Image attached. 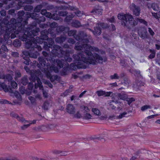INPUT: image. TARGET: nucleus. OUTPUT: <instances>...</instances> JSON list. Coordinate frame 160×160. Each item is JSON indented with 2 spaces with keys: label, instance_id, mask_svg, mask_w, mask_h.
Wrapping results in <instances>:
<instances>
[{
  "label": "nucleus",
  "instance_id": "603ef678",
  "mask_svg": "<svg viewBox=\"0 0 160 160\" xmlns=\"http://www.w3.org/2000/svg\"><path fill=\"white\" fill-rule=\"evenodd\" d=\"M151 106L149 105H144L141 108V110L142 111H144L148 108H150Z\"/></svg>",
  "mask_w": 160,
  "mask_h": 160
},
{
  "label": "nucleus",
  "instance_id": "de8ad7c7",
  "mask_svg": "<svg viewBox=\"0 0 160 160\" xmlns=\"http://www.w3.org/2000/svg\"><path fill=\"white\" fill-rule=\"evenodd\" d=\"M58 26V24L57 23L55 22H53L51 23L50 25V26L51 28H57Z\"/></svg>",
  "mask_w": 160,
  "mask_h": 160
},
{
  "label": "nucleus",
  "instance_id": "bb28decb",
  "mask_svg": "<svg viewBox=\"0 0 160 160\" xmlns=\"http://www.w3.org/2000/svg\"><path fill=\"white\" fill-rule=\"evenodd\" d=\"M21 42L18 39H15L13 42V45L15 47H20L21 45Z\"/></svg>",
  "mask_w": 160,
  "mask_h": 160
},
{
  "label": "nucleus",
  "instance_id": "f3484780",
  "mask_svg": "<svg viewBox=\"0 0 160 160\" xmlns=\"http://www.w3.org/2000/svg\"><path fill=\"white\" fill-rule=\"evenodd\" d=\"M89 30L92 32L93 34L95 35H99L101 34V28L97 24L96 26L94 28L93 30L91 29H89Z\"/></svg>",
  "mask_w": 160,
  "mask_h": 160
},
{
  "label": "nucleus",
  "instance_id": "4be33fe9",
  "mask_svg": "<svg viewBox=\"0 0 160 160\" xmlns=\"http://www.w3.org/2000/svg\"><path fill=\"white\" fill-rule=\"evenodd\" d=\"M51 106L50 102L48 101H47L44 103L43 108L44 110H48Z\"/></svg>",
  "mask_w": 160,
  "mask_h": 160
},
{
  "label": "nucleus",
  "instance_id": "6e6d98bb",
  "mask_svg": "<svg viewBox=\"0 0 160 160\" xmlns=\"http://www.w3.org/2000/svg\"><path fill=\"white\" fill-rule=\"evenodd\" d=\"M127 114V113L126 112H124L123 113H121L120 115L118 116V118L119 119H121L123 117H124L125 115H126Z\"/></svg>",
  "mask_w": 160,
  "mask_h": 160
},
{
  "label": "nucleus",
  "instance_id": "aec40b11",
  "mask_svg": "<svg viewBox=\"0 0 160 160\" xmlns=\"http://www.w3.org/2000/svg\"><path fill=\"white\" fill-rule=\"evenodd\" d=\"M12 117L16 118L18 120L23 122L25 121V119L23 117H20L18 114L14 113H12L11 114Z\"/></svg>",
  "mask_w": 160,
  "mask_h": 160
},
{
  "label": "nucleus",
  "instance_id": "e2e57ef3",
  "mask_svg": "<svg viewBox=\"0 0 160 160\" xmlns=\"http://www.w3.org/2000/svg\"><path fill=\"white\" fill-rule=\"evenodd\" d=\"M131 35L132 37V38H133L134 39L137 40L139 39V38L137 37V35L134 33L132 32L131 33Z\"/></svg>",
  "mask_w": 160,
  "mask_h": 160
},
{
  "label": "nucleus",
  "instance_id": "c756f323",
  "mask_svg": "<svg viewBox=\"0 0 160 160\" xmlns=\"http://www.w3.org/2000/svg\"><path fill=\"white\" fill-rule=\"evenodd\" d=\"M92 110V112L96 115L98 116L101 115V113L98 109L96 108H93Z\"/></svg>",
  "mask_w": 160,
  "mask_h": 160
},
{
  "label": "nucleus",
  "instance_id": "dca6fc26",
  "mask_svg": "<svg viewBox=\"0 0 160 160\" xmlns=\"http://www.w3.org/2000/svg\"><path fill=\"white\" fill-rule=\"evenodd\" d=\"M66 111L69 114H74L75 112L74 107L71 104H68L66 108Z\"/></svg>",
  "mask_w": 160,
  "mask_h": 160
},
{
  "label": "nucleus",
  "instance_id": "b1692460",
  "mask_svg": "<svg viewBox=\"0 0 160 160\" xmlns=\"http://www.w3.org/2000/svg\"><path fill=\"white\" fill-rule=\"evenodd\" d=\"M2 89L5 92L9 91L8 86L4 83L0 82V89Z\"/></svg>",
  "mask_w": 160,
  "mask_h": 160
},
{
  "label": "nucleus",
  "instance_id": "4d7b16f0",
  "mask_svg": "<svg viewBox=\"0 0 160 160\" xmlns=\"http://www.w3.org/2000/svg\"><path fill=\"white\" fill-rule=\"evenodd\" d=\"M22 53L23 54V55H24V57H28V56H30V53H29L28 51H27V50H25L23 51H22ZM24 57L23 56V57Z\"/></svg>",
  "mask_w": 160,
  "mask_h": 160
},
{
  "label": "nucleus",
  "instance_id": "a18cd8bd",
  "mask_svg": "<svg viewBox=\"0 0 160 160\" xmlns=\"http://www.w3.org/2000/svg\"><path fill=\"white\" fill-rule=\"evenodd\" d=\"M24 9L27 11H30L33 9V7L30 5H26L24 8Z\"/></svg>",
  "mask_w": 160,
  "mask_h": 160
},
{
  "label": "nucleus",
  "instance_id": "2eb2a0df",
  "mask_svg": "<svg viewBox=\"0 0 160 160\" xmlns=\"http://www.w3.org/2000/svg\"><path fill=\"white\" fill-rule=\"evenodd\" d=\"M49 71L50 70H48L45 73L47 78L49 79L52 82H53L58 79V76L56 75L51 76L50 72Z\"/></svg>",
  "mask_w": 160,
  "mask_h": 160
},
{
  "label": "nucleus",
  "instance_id": "a211bd4d",
  "mask_svg": "<svg viewBox=\"0 0 160 160\" xmlns=\"http://www.w3.org/2000/svg\"><path fill=\"white\" fill-rule=\"evenodd\" d=\"M69 28L68 27H65L63 26H61L57 27L56 28V31L57 32H62L64 31L66 32V31H68L69 30Z\"/></svg>",
  "mask_w": 160,
  "mask_h": 160
},
{
  "label": "nucleus",
  "instance_id": "c9c22d12",
  "mask_svg": "<svg viewBox=\"0 0 160 160\" xmlns=\"http://www.w3.org/2000/svg\"><path fill=\"white\" fill-rule=\"evenodd\" d=\"M128 102V104L130 105V104L133 102L135 101V99L133 98H127L126 100Z\"/></svg>",
  "mask_w": 160,
  "mask_h": 160
},
{
  "label": "nucleus",
  "instance_id": "a878e982",
  "mask_svg": "<svg viewBox=\"0 0 160 160\" xmlns=\"http://www.w3.org/2000/svg\"><path fill=\"white\" fill-rule=\"evenodd\" d=\"M91 13L93 14H102V10L100 9H93L91 12Z\"/></svg>",
  "mask_w": 160,
  "mask_h": 160
},
{
  "label": "nucleus",
  "instance_id": "20e7f679",
  "mask_svg": "<svg viewBox=\"0 0 160 160\" xmlns=\"http://www.w3.org/2000/svg\"><path fill=\"white\" fill-rule=\"evenodd\" d=\"M4 23L8 24L7 26V29H6V32L8 34H10V33L14 32L16 34H19V33H21L22 32H19L18 30V28L20 27H25V25L22 24L23 23L20 21L16 22V20L13 18H12L10 22L8 20L5 21Z\"/></svg>",
  "mask_w": 160,
  "mask_h": 160
},
{
  "label": "nucleus",
  "instance_id": "2f4dec72",
  "mask_svg": "<svg viewBox=\"0 0 160 160\" xmlns=\"http://www.w3.org/2000/svg\"><path fill=\"white\" fill-rule=\"evenodd\" d=\"M11 92L12 93H13L15 96L17 98L19 99V100H21V96L18 92L15 90L13 92L11 91Z\"/></svg>",
  "mask_w": 160,
  "mask_h": 160
},
{
  "label": "nucleus",
  "instance_id": "423d86ee",
  "mask_svg": "<svg viewBox=\"0 0 160 160\" xmlns=\"http://www.w3.org/2000/svg\"><path fill=\"white\" fill-rule=\"evenodd\" d=\"M54 30L53 28H49L47 31L46 30H44L41 32V36L40 37H37V42H39L40 44L42 43L43 42V48L45 49L44 46L45 45V42H46L48 45H49L48 43V40L50 39H51L53 40L51 38H48V34H51V36L53 38H54L56 37V34L54 33Z\"/></svg>",
  "mask_w": 160,
  "mask_h": 160
},
{
  "label": "nucleus",
  "instance_id": "39448f33",
  "mask_svg": "<svg viewBox=\"0 0 160 160\" xmlns=\"http://www.w3.org/2000/svg\"><path fill=\"white\" fill-rule=\"evenodd\" d=\"M117 17L121 20L122 25L128 28L133 27L138 24L137 22L133 19L131 15L119 13L118 14Z\"/></svg>",
  "mask_w": 160,
  "mask_h": 160
},
{
  "label": "nucleus",
  "instance_id": "6ab92c4d",
  "mask_svg": "<svg viewBox=\"0 0 160 160\" xmlns=\"http://www.w3.org/2000/svg\"><path fill=\"white\" fill-rule=\"evenodd\" d=\"M112 102H115L116 103H119L120 105L121 104V102H118V99L114 98L113 100H112L111 101H110L108 103L110 107V108L112 109H115V107L112 104Z\"/></svg>",
  "mask_w": 160,
  "mask_h": 160
},
{
  "label": "nucleus",
  "instance_id": "338daca9",
  "mask_svg": "<svg viewBox=\"0 0 160 160\" xmlns=\"http://www.w3.org/2000/svg\"><path fill=\"white\" fill-rule=\"evenodd\" d=\"M0 160H15L13 158H0Z\"/></svg>",
  "mask_w": 160,
  "mask_h": 160
},
{
  "label": "nucleus",
  "instance_id": "7c9ffc66",
  "mask_svg": "<svg viewBox=\"0 0 160 160\" xmlns=\"http://www.w3.org/2000/svg\"><path fill=\"white\" fill-rule=\"evenodd\" d=\"M151 7L155 11H158L159 10L158 5L157 4H152L151 5Z\"/></svg>",
  "mask_w": 160,
  "mask_h": 160
},
{
  "label": "nucleus",
  "instance_id": "412c9836",
  "mask_svg": "<svg viewBox=\"0 0 160 160\" xmlns=\"http://www.w3.org/2000/svg\"><path fill=\"white\" fill-rule=\"evenodd\" d=\"M66 36H61L58 37L56 38L55 41L58 43H61L63 42L66 39Z\"/></svg>",
  "mask_w": 160,
  "mask_h": 160
},
{
  "label": "nucleus",
  "instance_id": "a19ab883",
  "mask_svg": "<svg viewBox=\"0 0 160 160\" xmlns=\"http://www.w3.org/2000/svg\"><path fill=\"white\" fill-rule=\"evenodd\" d=\"M97 24L100 28L101 27L103 28H106L108 27L107 24L104 23H98Z\"/></svg>",
  "mask_w": 160,
  "mask_h": 160
},
{
  "label": "nucleus",
  "instance_id": "ea45409f",
  "mask_svg": "<svg viewBox=\"0 0 160 160\" xmlns=\"http://www.w3.org/2000/svg\"><path fill=\"white\" fill-rule=\"evenodd\" d=\"M96 93L98 94V96H101L105 95L106 94V92L102 90H100L97 91Z\"/></svg>",
  "mask_w": 160,
  "mask_h": 160
},
{
  "label": "nucleus",
  "instance_id": "c03bdc74",
  "mask_svg": "<svg viewBox=\"0 0 160 160\" xmlns=\"http://www.w3.org/2000/svg\"><path fill=\"white\" fill-rule=\"evenodd\" d=\"M38 55V53L36 52L35 53H30L29 56L30 57L32 58H36L37 57Z\"/></svg>",
  "mask_w": 160,
  "mask_h": 160
},
{
  "label": "nucleus",
  "instance_id": "f257e3e1",
  "mask_svg": "<svg viewBox=\"0 0 160 160\" xmlns=\"http://www.w3.org/2000/svg\"><path fill=\"white\" fill-rule=\"evenodd\" d=\"M74 38L79 41L76 43L75 49L78 51L84 50L88 58H87L85 57L82 52H79L77 54H74L73 57L76 61L74 63L70 64L72 69L83 68L84 64L85 63L96 64L101 61L105 62L107 61V59L105 57H101L96 53L92 54V52H98L99 50L97 47H92L88 44L89 42V40L91 39L92 37L90 36L87 35L83 31H81L74 36Z\"/></svg>",
  "mask_w": 160,
  "mask_h": 160
},
{
  "label": "nucleus",
  "instance_id": "3c124183",
  "mask_svg": "<svg viewBox=\"0 0 160 160\" xmlns=\"http://www.w3.org/2000/svg\"><path fill=\"white\" fill-rule=\"evenodd\" d=\"M137 20H138L141 23H142L145 25H148V23L147 22L145 21L144 19H140L139 18H137Z\"/></svg>",
  "mask_w": 160,
  "mask_h": 160
},
{
  "label": "nucleus",
  "instance_id": "4c0bfd02",
  "mask_svg": "<svg viewBox=\"0 0 160 160\" xmlns=\"http://www.w3.org/2000/svg\"><path fill=\"white\" fill-rule=\"evenodd\" d=\"M42 8V5H39L37 6L34 9V12H39Z\"/></svg>",
  "mask_w": 160,
  "mask_h": 160
},
{
  "label": "nucleus",
  "instance_id": "f704fd0d",
  "mask_svg": "<svg viewBox=\"0 0 160 160\" xmlns=\"http://www.w3.org/2000/svg\"><path fill=\"white\" fill-rule=\"evenodd\" d=\"M4 76L5 78L4 79L7 80L8 81H11L13 78L12 76L10 74L5 75Z\"/></svg>",
  "mask_w": 160,
  "mask_h": 160
},
{
  "label": "nucleus",
  "instance_id": "4468645a",
  "mask_svg": "<svg viewBox=\"0 0 160 160\" xmlns=\"http://www.w3.org/2000/svg\"><path fill=\"white\" fill-rule=\"evenodd\" d=\"M72 26L74 27L79 28L81 26L83 27L85 29H88L87 27L88 26V24H85L82 26L80 22L77 20H73L71 23Z\"/></svg>",
  "mask_w": 160,
  "mask_h": 160
},
{
  "label": "nucleus",
  "instance_id": "49530a36",
  "mask_svg": "<svg viewBox=\"0 0 160 160\" xmlns=\"http://www.w3.org/2000/svg\"><path fill=\"white\" fill-rule=\"evenodd\" d=\"M12 87L15 89H16L17 88V84L14 81H12L11 83Z\"/></svg>",
  "mask_w": 160,
  "mask_h": 160
},
{
  "label": "nucleus",
  "instance_id": "13d9d810",
  "mask_svg": "<svg viewBox=\"0 0 160 160\" xmlns=\"http://www.w3.org/2000/svg\"><path fill=\"white\" fill-rule=\"evenodd\" d=\"M108 21L111 23H115V20L114 17L113 16L111 18L107 19Z\"/></svg>",
  "mask_w": 160,
  "mask_h": 160
},
{
  "label": "nucleus",
  "instance_id": "69168bd1",
  "mask_svg": "<svg viewBox=\"0 0 160 160\" xmlns=\"http://www.w3.org/2000/svg\"><path fill=\"white\" fill-rule=\"evenodd\" d=\"M68 43L72 44H73L75 42V40L72 38H69L68 40Z\"/></svg>",
  "mask_w": 160,
  "mask_h": 160
},
{
  "label": "nucleus",
  "instance_id": "37998d69",
  "mask_svg": "<svg viewBox=\"0 0 160 160\" xmlns=\"http://www.w3.org/2000/svg\"><path fill=\"white\" fill-rule=\"evenodd\" d=\"M28 99L31 101L32 104H36V100L35 98L32 96H30L28 97Z\"/></svg>",
  "mask_w": 160,
  "mask_h": 160
},
{
  "label": "nucleus",
  "instance_id": "9d476101",
  "mask_svg": "<svg viewBox=\"0 0 160 160\" xmlns=\"http://www.w3.org/2000/svg\"><path fill=\"white\" fill-rule=\"evenodd\" d=\"M29 79L31 81H32L33 82L36 81H37V82H35V88H37L38 87H39L40 89L42 90L43 91L44 90L43 86L41 85L42 82L40 78L36 76V75H31L30 78H29Z\"/></svg>",
  "mask_w": 160,
  "mask_h": 160
},
{
  "label": "nucleus",
  "instance_id": "f03ea898",
  "mask_svg": "<svg viewBox=\"0 0 160 160\" xmlns=\"http://www.w3.org/2000/svg\"><path fill=\"white\" fill-rule=\"evenodd\" d=\"M48 45L46 42H45L44 48L45 49L48 51H49V48H52L51 52L53 54L57 55L58 57L60 56L64 57V59H60L59 58H56V60L52 59L50 61L52 62L53 61V65H56L58 68H61L63 67V64L67 62H70L72 61V58L69 56V53L66 51L62 50L61 47L58 45L54 44V41L51 39H50L48 40Z\"/></svg>",
  "mask_w": 160,
  "mask_h": 160
},
{
  "label": "nucleus",
  "instance_id": "5701e85b",
  "mask_svg": "<svg viewBox=\"0 0 160 160\" xmlns=\"http://www.w3.org/2000/svg\"><path fill=\"white\" fill-rule=\"evenodd\" d=\"M21 82L24 85H26L28 83V80L26 76H24L21 79Z\"/></svg>",
  "mask_w": 160,
  "mask_h": 160
},
{
  "label": "nucleus",
  "instance_id": "1a4fd4ad",
  "mask_svg": "<svg viewBox=\"0 0 160 160\" xmlns=\"http://www.w3.org/2000/svg\"><path fill=\"white\" fill-rule=\"evenodd\" d=\"M135 76L139 78L140 80H138L137 79L133 83V86L136 88H138L140 86L143 85V83L141 82L142 76L140 75V72L139 70H133L132 72Z\"/></svg>",
  "mask_w": 160,
  "mask_h": 160
},
{
  "label": "nucleus",
  "instance_id": "bf43d9fd",
  "mask_svg": "<svg viewBox=\"0 0 160 160\" xmlns=\"http://www.w3.org/2000/svg\"><path fill=\"white\" fill-rule=\"evenodd\" d=\"M74 117L75 118H80L81 117V115L79 111H78L77 112L76 114H74Z\"/></svg>",
  "mask_w": 160,
  "mask_h": 160
},
{
  "label": "nucleus",
  "instance_id": "6e6552de",
  "mask_svg": "<svg viewBox=\"0 0 160 160\" xmlns=\"http://www.w3.org/2000/svg\"><path fill=\"white\" fill-rule=\"evenodd\" d=\"M18 30L19 32H22L21 33L23 34L26 33L27 34V32H29V35L31 36L29 38L32 39L33 40L35 41L34 38L33 37L34 36H37L38 34V32L39 31V29L38 28H36L35 30H31V28L30 27L26 28L25 27L23 28V27H20L18 28Z\"/></svg>",
  "mask_w": 160,
  "mask_h": 160
},
{
  "label": "nucleus",
  "instance_id": "79ce46f5",
  "mask_svg": "<svg viewBox=\"0 0 160 160\" xmlns=\"http://www.w3.org/2000/svg\"><path fill=\"white\" fill-rule=\"evenodd\" d=\"M29 16L32 18L36 19L38 17V14L35 13H30Z\"/></svg>",
  "mask_w": 160,
  "mask_h": 160
},
{
  "label": "nucleus",
  "instance_id": "5fc2aeb1",
  "mask_svg": "<svg viewBox=\"0 0 160 160\" xmlns=\"http://www.w3.org/2000/svg\"><path fill=\"white\" fill-rule=\"evenodd\" d=\"M45 84H47L50 88H52L53 87L52 85L50 83L49 81H46L44 82Z\"/></svg>",
  "mask_w": 160,
  "mask_h": 160
},
{
  "label": "nucleus",
  "instance_id": "393cba45",
  "mask_svg": "<svg viewBox=\"0 0 160 160\" xmlns=\"http://www.w3.org/2000/svg\"><path fill=\"white\" fill-rule=\"evenodd\" d=\"M119 98L121 99L125 100H126L127 97L125 94L123 93H119L118 94V97L117 98L116 97V98H115L118 100Z\"/></svg>",
  "mask_w": 160,
  "mask_h": 160
},
{
  "label": "nucleus",
  "instance_id": "774afa93",
  "mask_svg": "<svg viewBox=\"0 0 160 160\" xmlns=\"http://www.w3.org/2000/svg\"><path fill=\"white\" fill-rule=\"evenodd\" d=\"M148 31L149 33L151 36H153L154 35V32H153V31L151 28H148Z\"/></svg>",
  "mask_w": 160,
  "mask_h": 160
},
{
  "label": "nucleus",
  "instance_id": "864d4df0",
  "mask_svg": "<svg viewBox=\"0 0 160 160\" xmlns=\"http://www.w3.org/2000/svg\"><path fill=\"white\" fill-rule=\"evenodd\" d=\"M81 108L82 109H83V110L84 111V113H85V112L88 113V112L89 111V109L86 106H82L81 107Z\"/></svg>",
  "mask_w": 160,
  "mask_h": 160
},
{
  "label": "nucleus",
  "instance_id": "473e14b6",
  "mask_svg": "<svg viewBox=\"0 0 160 160\" xmlns=\"http://www.w3.org/2000/svg\"><path fill=\"white\" fill-rule=\"evenodd\" d=\"M83 117V118L85 119H89L91 118L92 116L90 114L87 112H85L84 114Z\"/></svg>",
  "mask_w": 160,
  "mask_h": 160
},
{
  "label": "nucleus",
  "instance_id": "09e8293b",
  "mask_svg": "<svg viewBox=\"0 0 160 160\" xmlns=\"http://www.w3.org/2000/svg\"><path fill=\"white\" fill-rule=\"evenodd\" d=\"M54 15H52L51 13L47 12L46 13L45 16L48 18H54V19H55V18H54L53 17V16Z\"/></svg>",
  "mask_w": 160,
  "mask_h": 160
},
{
  "label": "nucleus",
  "instance_id": "052dcab7",
  "mask_svg": "<svg viewBox=\"0 0 160 160\" xmlns=\"http://www.w3.org/2000/svg\"><path fill=\"white\" fill-rule=\"evenodd\" d=\"M67 74V68H63L61 72V74L62 75H65Z\"/></svg>",
  "mask_w": 160,
  "mask_h": 160
},
{
  "label": "nucleus",
  "instance_id": "8fccbe9b",
  "mask_svg": "<svg viewBox=\"0 0 160 160\" xmlns=\"http://www.w3.org/2000/svg\"><path fill=\"white\" fill-rule=\"evenodd\" d=\"M58 13L60 16L64 17L68 14V12L64 11H61L59 12Z\"/></svg>",
  "mask_w": 160,
  "mask_h": 160
},
{
  "label": "nucleus",
  "instance_id": "0eeeda50",
  "mask_svg": "<svg viewBox=\"0 0 160 160\" xmlns=\"http://www.w3.org/2000/svg\"><path fill=\"white\" fill-rule=\"evenodd\" d=\"M29 34V32H27V34L26 33L23 34L21 38L22 41L26 42L25 47L27 49H29L30 51H32L34 50V47L37 46V42H37V38L35 40L36 42L32 41V38H29L31 36Z\"/></svg>",
  "mask_w": 160,
  "mask_h": 160
},
{
  "label": "nucleus",
  "instance_id": "9b49d317",
  "mask_svg": "<svg viewBox=\"0 0 160 160\" xmlns=\"http://www.w3.org/2000/svg\"><path fill=\"white\" fill-rule=\"evenodd\" d=\"M129 8L130 10L133 12L134 15L136 16L139 15L141 10L138 6L136 5L135 4L132 3L130 5Z\"/></svg>",
  "mask_w": 160,
  "mask_h": 160
},
{
  "label": "nucleus",
  "instance_id": "e433bc0d",
  "mask_svg": "<svg viewBox=\"0 0 160 160\" xmlns=\"http://www.w3.org/2000/svg\"><path fill=\"white\" fill-rule=\"evenodd\" d=\"M23 59L25 60V61L23 62L27 65L29 64V62L30 61V59L28 57H23Z\"/></svg>",
  "mask_w": 160,
  "mask_h": 160
},
{
  "label": "nucleus",
  "instance_id": "680f3d73",
  "mask_svg": "<svg viewBox=\"0 0 160 160\" xmlns=\"http://www.w3.org/2000/svg\"><path fill=\"white\" fill-rule=\"evenodd\" d=\"M24 123H27V122H29V124H30V125L31 124H34L36 123V120H33L32 121H28L25 120L24 122H23Z\"/></svg>",
  "mask_w": 160,
  "mask_h": 160
},
{
  "label": "nucleus",
  "instance_id": "58836bf2",
  "mask_svg": "<svg viewBox=\"0 0 160 160\" xmlns=\"http://www.w3.org/2000/svg\"><path fill=\"white\" fill-rule=\"evenodd\" d=\"M110 78L111 79H118L119 78V77L118 76L117 73H115L113 75H111L110 76Z\"/></svg>",
  "mask_w": 160,
  "mask_h": 160
},
{
  "label": "nucleus",
  "instance_id": "72a5a7b5",
  "mask_svg": "<svg viewBox=\"0 0 160 160\" xmlns=\"http://www.w3.org/2000/svg\"><path fill=\"white\" fill-rule=\"evenodd\" d=\"M15 79L16 80L18 78H20L21 76V74L19 70H16L15 72Z\"/></svg>",
  "mask_w": 160,
  "mask_h": 160
},
{
  "label": "nucleus",
  "instance_id": "7ed1b4c3",
  "mask_svg": "<svg viewBox=\"0 0 160 160\" xmlns=\"http://www.w3.org/2000/svg\"><path fill=\"white\" fill-rule=\"evenodd\" d=\"M56 60L53 58H51V59L48 58H44L42 57H40L38 58L39 63L41 66L39 67V68L43 71V69L44 72L45 73L48 70L51 71H53L55 73H57L58 72V68L56 65H53L52 63L53 61L50 62V60L52 59Z\"/></svg>",
  "mask_w": 160,
  "mask_h": 160
},
{
  "label": "nucleus",
  "instance_id": "cd10ccee",
  "mask_svg": "<svg viewBox=\"0 0 160 160\" xmlns=\"http://www.w3.org/2000/svg\"><path fill=\"white\" fill-rule=\"evenodd\" d=\"M68 32V35L70 36H73L74 37V36L76 35V33L77 32V31L76 30H71L70 31L68 30V31H66V32Z\"/></svg>",
  "mask_w": 160,
  "mask_h": 160
},
{
  "label": "nucleus",
  "instance_id": "c85d7f7f",
  "mask_svg": "<svg viewBox=\"0 0 160 160\" xmlns=\"http://www.w3.org/2000/svg\"><path fill=\"white\" fill-rule=\"evenodd\" d=\"M149 51L151 53L149 56L148 58L151 59L154 58L155 55V51L154 50L150 49Z\"/></svg>",
  "mask_w": 160,
  "mask_h": 160
},
{
  "label": "nucleus",
  "instance_id": "ddd939ff",
  "mask_svg": "<svg viewBox=\"0 0 160 160\" xmlns=\"http://www.w3.org/2000/svg\"><path fill=\"white\" fill-rule=\"evenodd\" d=\"M139 36L142 39H145L147 38V32L146 29L144 28H141L138 30Z\"/></svg>",
  "mask_w": 160,
  "mask_h": 160
},
{
  "label": "nucleus",
  "instance_id": "0e129e2a",
  "mask_svg": "<svg viewBox=\"0 0 160 160\" xmlns=\"http://www.w3.org/2000/svg\"><path fill=\"white\" fill-rule=\"evenodd\" d=\"M39 21V22H44L45 20V18L44 16L41 17L39 18L38 19Z\"/></svg>",
  "mask_w": 160,
  "mask_h": 160
},
{
  "label": "nucleus",
  "instance_id": "f8f14e48",
  "mask_svg": "<svg viewBox=\"0 0 160 160\" xmlns=\"http://www.w3.org/2000/svg\"><path fill=\"white\" fill-rule=\"evenodd\" d=\"M24 14V12L23 11H20L18 12V21H20L22 22L23 24L24 25H26L27 24L28 22L27 21L28 19V16H27L26 17V19L24 20V17L23 15ZM28 16V15H27Z\"/></svg>",
  "mask_w": 160,
  "mask_h": 160
}]
</instances>
